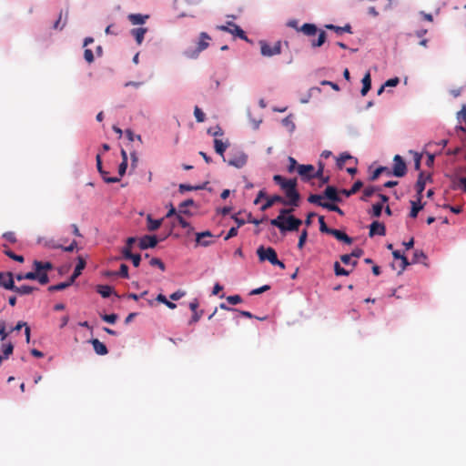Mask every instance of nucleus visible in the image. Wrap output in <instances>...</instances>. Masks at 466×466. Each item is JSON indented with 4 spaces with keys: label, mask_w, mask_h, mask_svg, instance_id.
Wrapping results in <instances>:
<instances>
[{
    "label": "nucleus",
    "mask_w": 466,
    "mask_h": 466,
    "mask_svg": "<svg viewBox=\"0 0 466 466\" xmlns=\"http://www.w3.org/2000/svg\"><path fill=\"white\" fill-rule=\"evenodd\" d=\"M277 203H280V204H283V205H289V201H287L281 196H279V195H273V196L269 197L268 198H267L266 203L262 205L260 209L262 211H265V210L270 208L274 204H277Z\"/></svg>",
    "instance_id": "14"
},
{
    "label": "nucleus",
    "mask_w": 466,
    "mask_h": 466,
    "mask_svg": "<svg viewBox=\"0 0 466 466\" xmlns=\"http://www.w3.org/2000/svg\"><path fill=\"white\" fill-rule=\"evenodd\" d=\"M307 239V231L303 230L299 238L298 248H302Z\"/></svg>",
    "instance_id": "61"
},
{
    "label": "nucleus",
    "mask_w": 466,
    "mask_h": 466,
    "mask_svg": "<svg viewBox=\"0 0 466 466\" xmlns=\"http://www.w3.org/2000/svg\"><path fill=\"white\" fill-rule=\"evenodd\" d=\"M325 27L329 30H333L336 34L340 35L343 33H352L351 25L350 24L345 25L344 26H338L332 24L325 25Z\"/></svg>",
    "instance_id": "26"
},
{
    "label": "nucleus",
    "mask_w": 466,
    "mask_h": 466,
    "mask_svg": "<svg viewBox=\"0 0 466 466\" xmlns=\"http://www.w3.org/2000/svg\"><path fill=\"white\" fill-rule=\"evenodd\" d=\"M385 236L386 235V228L383 223H380L379 221H373L370 225V231H369V237L372 238L373 236Z\"/></svg>",
    "instance_id": "12"
},
{
    "label": "nucleus",
    "mask_w": 466,
    "mask_h": 466,
    "mask_svg": "<svg viewBox=\"0 0 466 466\" xmlns=\"http://www.w3.org/2000/svg\"><path fill=\"white\" fill-rule=\"evenodd\" d=\"M14 346L10 341H2L1 344V351L3 358H9V356L13 353Z\"/></svg>",
    "instance_id": "30"
},
{
    "label": "nucleus",
    "mask_w": 466,
    "mask_h": 466,
    "mask_svg": "<svg viewBox=\"0 0 466 466\" xmlns=\"http://www.w3.org/2000/svg\"><path fill=\"white\" fill-rule=\"evenodd\" d=\"M176 219L178 221V225L183 228H189L190 230L192 229L190 224L181 216L180 213L176 214Z\"/></svg>",
    "instance_id": "45"
},
{
    "label": "nucleus",
    "mask_w": 466,
    "mask_h": 466,
    "mask_svg": "<svg viewBox=\"0 0 466 466\" xmlns=\"http://www.w3.org/2000/svg\"><path fill=\"white\" fill-rule=\"evenodd\" d=\"M423 208V205L417 200V201H411V210H410V217L411 218H417L418 213L420 210Z\"/></svg>",
    "instance_id": "36"
},
{
    "label": "nucleus",
    "mask_w": 466,
    "mask_h": 466,
    "mask_svg": "<svg viewBox=\"0 0 466 466\" xmlns=\"http://www.w3.org/2000/svg\"><path fill=\"white\" fill-rule=\"evenodd\" d=\"M319 230L321 233H325V234H329V232L332 230V228H329L326 223H325V220H324V217L323 216H320L319 218Z\"/></svg>",
    "instance_id": "44"
},
{
    "label": "nucleus",
    "mask_w": 466,
    "mask_h": 466,
    "mask_svg": "<svg viewBox=\"0 0 466 466\" xmlns=\"http://www.w3.org/2000/svg\"><path fill=\"white\" fill-rule=\"evenodd\" d=\"M302 224V221L294 217V216H289L284 222L283 228H281V232H287V231H298L299 228Z\"/></svg>",
    "instance_id": "9"
},
{
    "label": "nucleus",
    "mask_w": 466,
    "mask_h": 466,
    "mask_svg": "<svg viewBox=\"0 0 466 466\" xmlns=\"http://www.w3.org/2000/svg\"><path fill=\"white\" fill-rule=\"evenodd\" d=\"M382 208H383V206L382 204H375L372 206V208H371V215L373 217H380L381 215V212H382Z\"/></svg>",
    "instance_id": "54"
},
{
    "label": "nucleus",
    "mask_w": 466,
    "mask_h": 466,
    "mask_svg": "<svg viewBox=\"0 0 466 466\" xmlns=\"http://www.w3.org/2000/svg\"><path fill=\"white\" fill-rule=\"evenodd\" d=\"M203 187L202 186H190V185H187V184H181L180 187H178V189H180V192H185V191H191V190H198V189H202Z\"/></svg>",
    "instance_id": "50"
},
{
    "label": "nucleus",
    "mask_w": 466,
    "mask_h": 466,
    "mask_svg": "<svg viewBox=\"0 0 466 466\" xmlns=\"http://www.w3.org/2000/svg\"><path fill=\"white\" fill-rule=\"evenodd\" d=\"M394 165H393V171L392 174L396 177H402V176H405L406 174V165L404 160L400 155H395L394 158Z\"/></svg>",
    "instance_id": "8"
},
{
    "label": "nucleus",
    "mask_w": 466,
    "mask_h": 466,
    "mask_svg": "<svg viewBox=\"0 0 466 466\" xmlns=\"http://www.w3.org/2000/svg\"><path fill=\"white\" fill-rule=\"evenodd\" d=\"M248 155L240 150H236L230 154L228 164L236 168H241L247 165Z\"/></svg>",
    "instance_id": "5"
},
{
    "label": "nucleus",
    "mask_w": 466,
    "mask_h": 466,
    "mask_svg": "<svg viewBox=\"0 0 466 466\" xmlns=\"http://www.w3.org/2000/svg\"><path fill=\"white\" fill-rule=\"evenodd\" d=\"M96 291L102 298L106 299L112 294V288L107 285H98Z\"/></svg>",
    "instance_id": "34"
},
{
    "label": "nucleus",
    "mask_w": 466,
    "mask_h": 466,
    "mask_svg": "<svg viewBox=\"0 0 466 466\" xmlns=\"http://www.w3.org/2000/svg\"><path fill=\"white\" fill-rule=\"evenodd\" d=\"M15 279L18 281L23 279H36L41 285L48 284L50 279L48 278V274H38L35 269L34 271H29L26 273H18L15 275Z\"/></svg>",
    "instance_id": "4"
},
{
    "label": "nucleus",
    "mask_w": 466,
    "mask_h": 466,
    "mask_svg": "<svg viewBox=\"0 0 466 466\" xmlns=\"http://www.w3.org/2000/svg\"><path fill=\"white\" fill-rule=\"evenodd\" d=\"M162 224V219H154L150 215L147 217V228L150 231L157 230Z\"/></svg>",
    "instance_id": "31"
},
{
    "label": "nucleus",
    "mask_w": 466,
    "mask_h": 466,
    "mask_svg": "<svg viewBox=\"0 0 466 466\" xmlns=\"http://www.w3.org/2000/svg\"><path fill=\"white\" fill-rule=\"evenodd\" d=\"M194 115L198 122H203L205 120V114L200 107L195 106Z\"/></svg>",
    "instance_id": "51"
},
{
    "label": "nucleus",
    "mask_w": 466,
    "mask_h": 466,
    "mask_svg": "<svg viewBox=\"0 0 466 466\" xmlns=\"http://www.w3.org/2000/svg\"><path fill=\"white\" fill-rule=\"evenodd\" d=\"M136 242V238L135 237H128L127 238V242H126V246L124 247L123 250H122V253H123V257L125 258V251L127 249L129 251H131V248H132V245Z\"/></svg>",
    "instance_id": "52"
},
{
    "label": "nucleus",
    "mask_w": 466,
    "mask_h": 466,
    "mask_svg": "<svg viewBox=\"0 0 466 466\" xmlns=\"http://www.w3.org/2000/svg\"><path fill=\"white\" fill-rule=\"evenodd\" d=\"M430 178V175L427 177L424 176V173H420L417 183H416V190L419 203L421 202L422 199V192L425 189L426 179Z\"/></svg>",
    "instance_id": "18"
},
{
    "label": "nucleus",
    "mask_w": 466,
    "mask_h": 466,
    "mask_svg": "<svg viewBox=\"0 0 466 466\" xmlns=\"http://www.w3.org/2000/svg\"><path fill=\"white\" fill-rule=\"evenodd\" d=\"M298 30L302 32L307 36H314L319 32L318 39L316 41H312V43H311V46L313 48H317V46H322L326 42V38H327L326 32L323 30L319 31V29L315 24L305 23Z\"/></svg>",
    "instance_id": "1"
},
{
    "label": "nucleus",
    "mask_w": 466,
    "mask_h": 466,
    "mask_svg": "<svg viewBox=\"0 0 466 466\" xmlns=\"http://www.w3.org/2000/svg\"><path fill=\"white\" fill-rule=\"evenodd\" d=\"M106 274L107 276H120L122 278L128 279V267L126 264H122L118 271H108Z\"/></svg>",
    "instance_id": "29"
},
{
    "label": "nucleus",
    "mask_w": 466,
    "mask_h": 466,
    "mask_svg": "<svg viewBox=\"0 0 466 466\" xmlns=\"http://www.w3.org/2000/svg\"><path fill=\"white\" fill-rule=\"evenodd\" d=\"M287 218L288 217H283V216L279 215L275 218L270 219V224L273 227H276L277 228L281 230V228H283L284 222L286 221Z\"/></svg>",
    "instance_id": "39"
},
{
    "label": "nucleus",
    "mask_w": 466,
    "mask_h": 466,
    "mask_svg": "<svg viewBox=\"0 0 466 466\" xmlns=\"http://www.w3.org/2000/svg\"><path fill=\"white\" fill-rule=\"evenodd\" d=\"M257 254L260 261H268L271 265L278 258V253L271 247L265 248L263 246L258 247Z\"/></svg>",
    "instance_id": "6"
},
{
    "label": "nucleus",
    "mask_w": 466,
    "mask_h": 466,
    "mask_svg": "<svg viewBox=\"0 0 466 466\" xmlns=\"http://www.w3.org/2000/svg\"><path fill=\"white\" fill-rule=\"evenodd\" d=\"M217 28L220 31L228 32L235 36H238L239 39L248 42V38L245 34V31L239 27L234 22L228 21L227 25H218Z\"/></svg>",
    "instance_id": "3"
},
{
    "label": "nucleus",
    "mask_w": 466,
    "mask_h": 466,
    "mask_svg": "<svg viewBox=\"0 0 466 466\" xmlns=\"http://www.w3.org/2000/svg\"><path fill=\"white\" fill-rule=\"evenodd\" d=\"M157 238L155 236H144L139 238L138 247L140 249L155 248L157 244Z\"/></svg>",
    "instance_id": "13"
},
{
    "label": "nucleus",
    "mask_w": 466,
    "mask_h": 466,
    "mask_svg": "<svg viewBox=\"0 0 466 466\" xmlns=\"http://www.w3.org/2000/svg\"><path fill=\"white\" fill-rule=\"evenodd\" d=\"M380 188L378 187H366L363 190L362 200H366L368 198L371 197L375 192L380 191Z\"/></svg>",
    "instance_id": "41"
},
{
    "label": "nucleus",
    "mask_w": 466,
    "mask_h": 466,
    "mask_svg": "<svg viewBox=\"0 0 466 466\" xmlns=\"http://www.w3.org/2000/svg\"><path fill=\"white\" fill-rule=\"evenodd\" d=\"M289 166L288 167L289 173H293L296 169L298 170V163L296 159L292 157H289Z\"/></svg>",
    "instance_id": "55"
},
{
    "label": "nucleus",
    "mask_w": 466,
    "mask_h": 466,
    "mask_svg": "<svg viewBox=\"0 0 466 466\" xmlns=\"http://www.w3.org/2000/svg\"><path fill=\"white\" fill-rule=\"evenodd\" d=\"M426 259V256L421 250H416L414 252L413 263H420L422 260Z\"/></svg>",
    "instance_id": "53"
},
{
    "label": "nucleus",
    "mask_w": 466,
    "mask_h": 466,
    "mask_svg": "<svg viewBox=\"0 0 466 466\" xmlns=\"http://www.w3.org/2000/svg\"><path fill=\"white\" fill-rule=\"evenodd\" d=\"M329 235L335 238L338 241H342L347 244H351L353 242L352 238L349 237L345 232L338 229L332 228Z\"/></svg>",
    "instance_id": "20"
},
{
    "label": "nucleus",
    "mask_w": 466,
    "mask_h": 466,
    "mask_svg": "<svg viewBox=\"0 0 466 466\" xmlns=\"http://www.w3.org/2000/svg\"><path fill=\"white\" fill-rule=\"evenodd\" d=\"M204 237L212 238V233L209 232V231H204V232H201V233H198L196 235V241H197V243L201 245V246H203V247H207L208 245H211L212 244V240H203Z\"/></svg>",
    "instance_id": "27"
},
{
    "label": "nucleus",
    "mask_w": 466,
    "mask_h": 466,
    "mask_svg": "<svg viewBox=\"0 0 466 466\" xmlns=\"http://www.w3.org/2000/svg\"><path fill=\"white\" fill-rule=\"evenodd\" d=\"M210 40L209 35L207 33H200L199 41L197 46V53L201 52L202 50H206L208 46V42Z\"/></svg>",
    "instance_id": "25"
},
{
    "label": "nucleus",
    "mask_w": 466,
    "mask_h": 466,
    "mask_svg": "<svg viewBox=\"0 0 466 466\" xmlns=\"http://www.w3.org/2000/svg\"><path fill=\"white\" fill-rule=\"evenodd\" d=\"M124 258L130 259L135 268H137L139 266V263H140V255L139 254H132L131 251L127 249L125 251Z\"/></svg>",
    "instance_id": "33"
},
{
    "label": "nucleus",
    "mask_w": 466,
    "mask_h": 466,
    "mask_svg": "<svg viewBox=\"0 0 466 466\" xmlns=\"http://www.w3.org/2000/svg\"><path fill=\"white\" fill-rule=\"evenodd\" d=\"M91 343L94 347V350L97 355L104 356L107 353L106 345L101 342L98 339H92Z\"/></svg>",
    "instance_id": "24"
},
{
    "label": "nucleus",
    "mask_w": 466,
    "mask_h": 466,
    "mask_svg": "<svg viewBox=\"0 0 466 466\" xmlns=\"http://www.w3.org/2000/svg\"><path fill=\"white\" fill-rule=\"evenodd\" d=\"M157 300H158L160 303H164L169 309L176 308V304L174 302H170V300L167 299V298L162 294L157 296Z\"/></svg>",
    "instance_id": "46"
},
{
    "label": "nucleus",
    "mask_w": 466,
    "mask_h": 466,
    "mask_svg": "<svg viewBox=\"0 0 466 466\" xmlns=\"http://www.w3.org/2000/svg\"><path fill=\"white\" fill-rule=\"evenodd\" d=\"M282 124L284 127H286L289 132H293L294 129H295V124L292 120V117L291 116H286L283 120H282Z\"/></svg>",
    "instance_id": "42"
},
{
    "label": "nucleus",
    "mask_w": 466,
    "mask_h": 466,
    "mask_svg": "<svg viewBox=\"0 0 466 466\" xmlns=\"http://www.w3.org/2000/svg\"><path fill=\"white\" fill-rule=\"evenodd\" d=\"M96 161L97 171H98V173H100V176L102 177V178L104 179L105 182L115 183V182H118L120 180V177H105V171L102 168V160H101L100 154L96 155Z\"/></svg>",
    "instance_id": "16"
},
{
    "label": "nucleus",
    "mask_w": 466,
    "mask_h": 466,
    "mask_svg": "<svg viewBox=\"0 0 466 466\" xmlns=\"http://www.w3.org/2000/svg\"><path fill=\"white\" fill-rule=\"evenodd\" d=\"M323 196L333 203H339L341 201L338 190L333 186H328L324 190Z\"/></svg>",
    "instance_id": "17"
},
{
    "label": "nucleus",
    "mask_w": 466,
    "mask_h": 466,
    "mask_svg": "<svg viewBox=\"0 0 466 466\" xmlns=\"http://www.w3.org/2000/svg\"><path fill=\"white\" fill-rule=\"evenodd\" d=\"M289 179L284 177L282 175H275L273 177V181L277 184V185H279L280 187L288 181Z\"/></svg>",
    "instance_id": "57"
},
{
    "label": "nucleus",
    "mask_w": 466,
    "mask_h": 466,
    "mask_svg": "<svg viewBox=\"0 0 466 466\" xmlns=\"http://www.w3.org/2000/svg\"><path fill=\"white\" fill-rule=\"evenodd\" d=\"M3 238L11 243H15L17 238H15V234L13 232H6L3 235Z\"/></svg>",
    "instance_id": "60"
},
{
    "label": "nucleus",
    "mask_w": 466,
    "mask_h": 466,
    "mask_svg": "<svg viewBox=\"0 0 466 466\" xmlns=\"http://www.w3.org/2000/svg\"><path fill=\"white\" fill-rule=\"evenodd\" d=\"M86 266V262L85 258L82 257H78L77 264H76L72 275L69 278L70 282L75 281V279L81 274V271H83L85 269Z\"/></svg>",
    "instance_id": "19"
},
{
    "label": "nucleus",
    "mask_w": 466,
    "mask_h": 466,
    "mask_svg": "<svg viewBox=\"0 0 466 466\" xmlns=\"http://www.w3.org/2000/svg\"><path fill=\"white\" fill-rule=\"evenodd\" d=\"M353 161L355 165L358 164V159L354 158L350 153L344 152L339 155V157L336 160V164L339 169H343V167L345 166V162L347 161Z\"/></svg>",
    "instance_id": "21"
},
{
    "label": "nucleus",
    "mask_w": 466,
    "mask_h": 466,
    "mask_svg": "<svg viewBox=\"0 0 466 466\" xmlns=\"http://www.w3.org/2000/svg\"><path fill=\"white\" fill-rule=\"evenodd\" d=\"M370 89V74L367 73L362 78V88L360 90L361 96H366L368 91Z\"/></svg>",
    "instance_id": "35"
},
{
    "label": "nucleus",
    "mask_w": 466,
    "mask_h": 466,
    "mask_svg": "<svg viewBox=\"0 0 466 466\" xmlns=\"http://www.w3.org/2000/svg\"><path fill=\"white\" fill-rule=\"evenodd\" d=\"M227 301L230 305H238L241 301V298L238 295L229 296L227 298Z\"/></svg>",
    "instance_id": "59"
},
{
    "label": "nucleus",
    "mask_w": 466,
    "mask_h": 466,
    "mask_svg": "<svg viewBox=\"0 0 466 466\" xmlns=\"http://www.w3.org/2000/svg\"><path fill=\"white\" fill-rule=\"evenodd\" d=\"M351 255L350 254H344L339 257L340 261H342V264L344 265H350L352 264L353 267L357 266V261H351Z\"/></svg>",
    "instance_id": "48"
},
{
    "label": "nucleus",
    "mask_w": 466,
    "mask_h": 466,
    "mask_svg": "<svg viewBox=\"0 0 466 466\" xmlns=\"http://www.w3.org/2000/svg\"><path fill=\"white\" fill-rule=\"evenodd\" d=\"M286 198H288L289 205L292 207H299V194L297 190V179L289 178L282 187Z\"/></svg>",
    "instance_id": "2"
},
{
    "label": "nucleus",
    "mask_w": 466,
    "mask_h": 466,
    "mask_svg": "<svg viewBox=\"0 0 466 466\" xmlns=\"http://www.w3.org/2000/svg\"><path fill=\"white\" fill-rule=\"evenodd\" d=\"M150 265L152 267H157L158 268H160L161 270H165V265L164 263L161 261V259L157 258H153L151 260H150Z\"/></svg>",
    "instance_id": "56"
},
{
    "label": "nucleus",
    "mask_w": 466,
    "mask_h": 466,
    "mask_svg": "<svg viewBox=\"0 0 466 466\" xmlns=\"http://www.w3.org/2000/svg\"><path fill=\"white\" fill-rule=\"evenodd\" d=\"M315 167L312 165H299L298 166V174L304 181H309L313 178Z\"/></svg>",
    "instance_id": "10"
},
{
    "label": "nucleus",
    "mask_w": 466,
    "mask_h": 466,
    "mask_svg": "<svg viewBox=\"0 0 466 466\" xmlns=\"http://www.w3.org/2000/svg\"><path fill=\"white\" fill-rule=\"evenodd\" d=\"M11 290L14 291L15 293H17L20 296H25L33 293L35 290H37V288L29 285H23L20 287L15 285V288L12 289Z\"/></svg>",
    "instance_id": "23"
},
{
    "label": "nucleus",
    "mask_w": 466,
    "mask_h": 466,
    "mask_svg": "<svg viewBox=\"0 0 466 466\" xmlns=\"http://www.w3.org/2000/svg\"><path fill=\"white\" fill-rule=\"evenodd\" d=\"M334 272L337 276H348L350 275V271L347 269H344L342 267H340L339 262L334 263Z\"/></svg>",
    "instance_id": "43"
},
{
    "label": "nucleus",
    "mask_w": 466,
    "mask_h": 466,
    "mask_svg": "<svg viewBox=\"0 0 466 466\" xmlns=\"http://www.w3.org/2000/svg\"><path fill=\"white\" fill-rule=\"evenodd\" d=\"M149 18L148 15L132 14L128 15V20L133 25H142Z\"/></svg>",
    "instance_id": "28"
},
{
    "label": "nucleus",
    "mask_w": 466,
    "mask_h": 466,
    "mask_svg": "<svg viewBox=\"0 0 466 466\" xmlns=\"http://www.w3.org/2000/svg\"><path fill=\"white\" fill-rule=\"evenodd\" d=\"M33 268L34 270H35L36 273L40 274H48V270H52L54 268V266L51 262H42L38 260H35L33 262Z\"/></svg>",
    "instance_id": "15"
},
{
    "label": "nucleus",
    "mask_w": 466,
    "mask_h": 466,
    "mask_svg": "<svg viewBox=\"0 0 466 466\" xmlns=\"http://www.w3.org/2000/svg\"><path fill=\"white\" fill-rule=\"evenodd\" d=\"M101 319L105 322H107L109 324H114L117 320V315L115 314V313H113V314H104V315L101 316Z\"/></svg>",
    "instance_id": "47"
},
{
    "label": "nucleus",
    "mask_w": 466,
    "mask_h": 466,
    "mask_svg": "<svg viewBox=\"0 0 466 466\" xmlns=\"http://www.w3.org/2000/svg\"><path fill=\"white\" fill-rule=\"evenodd\" d=\"M323 198L324 196L312 194L309 195V198H308V202L322 207V205L325 203L322 202Z\"/></svg>",
    "instance_id": "40"
},
{
    "label": "nucleus",
    "mask_w": 466,
    "mask_h": 466,
    "mask_svg": "<svg viewBox=\"0 0 466 466\" xmlns=\"http://www.w3.org/2000/svg\"><path fill=\"white\" fill-rule=\"evenodd\" d=\"M3 252L11 259L23 263L25 261V258L21 255H16L13 251H11L5 245L3 246Z\"/></svg>",
    "instance_id": "32"
},
{
    "label": "nucleus",
    "mask_w": 466,
    "mask_h": 466,
    "mask_svg": "<svg viewBox=\"0 0 466 466\" xmlns=\"http://www.w3.org/2000/svg\"><path fill=\"white\" fill-rule=\"evenodd\" d=\"M386 171H388L387 167H380L377 168L376 170H374L373 173H371L370 179L372 181L376 180L380 177V174H382L383 172H386Z\"/></svg>",
    "instance_id": "49"
},
{
    "label": "nucleus",
    "mask_w": 466,
    "mask_h": 466,
    "mask_svg": "<svg viewBox=\"0 0 466 466\" xmlns=\"http://www.w3.org/2000/svg\"><path fill=\"white\" fill-rule=\"evenodd\" d=\"M457 118L459 122L464 123L466 125V107H463L458 114Z\"/></svg>",
    "instance_id": "62"
},
{
    "label": "nucleus",
    "mask_w": 466,
    "mask_h": 466,
    "mask_svg": "<svg viewBox=\"0 0 466 466\" xmlns=\"http://www.w3.org/2000/svg\"><path fill=\"white\" fill-rule=\"evenodd\" d=\"M72 284H73V282H70V279H69L67 281L61 282V283H58L56 285L50 286L49 289H49V291H51V292L61 291L63 289H66V288H68Z\"/></svg>",
    "instance_id": "37"
},
{
    "label": "nucleus",
    "mask_w": 466,
    "mask_h": 466,
    "mask_svg": "<svg viewBox=\"0 0 466 466\" xmlns=\"http://www.w3.org/2000/svg\"><path fill=\"white\" fill-rule=\"evenodd\" d=\"M147 31L148 29L147 27H136L131 29L130 34L135 38L137 45L140 46Z\"/></svg>",
    "instance_id": "22"
},
{
    "label": "nucleus",
    "mask_w": 466,
    "mask_h": 466,
    "mask_svg": "<svg viewBox=\"0 0 466 466\" xmlns=\"http://www.w3.org/2000/svg\"><path fill=\"white\" fill-rule=\"evenodd\" d=\"M260 52L264 56H272L274 55H279L281 53V42H277L273 46H270L265 41L259 42Z\"/></svg>",
    "instance_id": "7"
},
{
    "label": "nucleus",
    "mask_w": 466,
    "mask_h": 466,
    "mask_svg": "<svg viewBox=\"0 0 466 466\" xmlns=\"http://www.w3.org/2000/svg\"><path fill=\"white\" fill-rule=\"evenodd\" d=\"M11 272H0V286L5 289L11 290L14 288V279Z\"/></svg>",
    "instance_id": "11"
},
{
    "label": "nucleus",
    "mask_w": 466,
    "mask_h": 466,
    "mask_svg": "<svg viewBox=\"0 0 466 466\" xmlns=\"http://www.w3.org/2000/svg\"><path fill=\"white\" fill-rule=\"evenodd\" d=\"M227 147H228V144H225V142H223L219 139H215V150L218 154L224 157V153H225ZM223 158L225 159V157H223Z\"/></svg>",
    "instance_id": "38"
},
{
    "label": "nucleus",
    "mask_w": 466,
    "mask_h": 466,
    "mask_svg": "<svg viewBox=\"0 0 466 466\" xmlns=\"http://www.w3.org/2000/svg\"><path fill=\"white\" fill-rule=\"evenodd\" d=\"M7 336H8V333L5 332V322L4 320H1L0 321V337H1V341H5Z\"/></svg>",
    "instance_id": "58"
},
{
    "label": "nucleus",
    "mask_w": 466,
    "mask_h": 466,
    "mask_svg": "<svg viewBox=\"0 0 466 466\" xmlns=\"http://www.w3.org/2000/svg\"><path fill=\"white\" fill-rule=\"evenodd\" d=\"M193 205H194V201L192 199H187L180 205V209H178V211H180V213H182V212L187 213V210L185 209V208L191 207Z\"/></svg>",
    "instance_id": "64"
},
{
    "label": "nucleus",
    "mask_w": 466,
    "mask_h": 466,
    "mask_svg": "<svg viewBox=\"0 0 466 466\" xmlns=\"http://www.w3.org/2000/svg\"><path fill=\"white\" fill-rule=\"evenodd\" d=\"M85 59L88 62V63H93L94 60H95V56H94V53L92 50L90 49H86L85 50Z\"/></svg>",
    "instance_id": "63"
}]
</instances>
